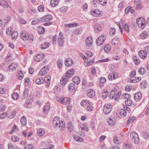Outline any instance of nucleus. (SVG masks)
<instances>
[{"mask_svg": "<svg viewBox=\"0 0 149 149\" xmlns=\"http://www.w3.org/2000/svg\"><path fill=\"white\" fill-rule=\"evenodd\" d=\"M52 19V16L50 15H46L44 16L42 18V21L43 22H47L43 24L45 26H49L52 24V22H49Z\"/></svg>", "mask_w": 149, "mask_h": 149, "instance_id": "f257e3e1", "label": "nucleus"}, {"mask_svg": "<svg viewBox=\"0 0 149 149\" xmlns=\"http://www.w3.org/2000/svg\"><path fill=\"white\" fill-rule=\"evenodd\" d=\"M130 135L133 142L136 144H138L139 142L138 135L135 132L132 131L130 133Z\"/></svg>", "mask_w": 149, "mask_h": 149, "instance_id": "f03ea898", "label": "nucleus"}, {"mask_svg": "<svg viewBox=\"0 0 149 149\" xmlns=\"http://www.w3.org/2000/svg\"><path fill=\"white\" fill-rule=\"evenodd\" d=\"M136 22L138 26L141 29L144 28L146 25V20L144 18L142 17L137 18Z\"/></svg>", "mask_w": 149, "mask_h": 149, "instance_id": "7ed1b4c3", "label": "nucleus"}, {"mask_svg": "<svg viewBox=\"0 0 149 149\" xmlns=\"http://www.w3.org/2000/svg\"><path fill=\"white\" fill-rule=\"evenodd\" d=\"M112 109V107L111 104H106L103 108V112L105 114H108L111 111Z\"/></svg>", "mask_w": 149, "mask_h": 149, "instance_id": "20e7f679", "label": "nucleus"}, {"mask_svg": "<svg viewBox=\"0 0 149 149\" xmlns=\"http://www.w3.org/2000/svg\"><path fill=\"white\" fill-rule=\"evenodd\" d=\"M64 37L62 33H59V37L58 39V45L60 46H62L64 43Z\"/></svg>", "mask_w": 149, "mask_h": 149, "instance_id": "39448f33", "label": "nucleus"}, {"mask_svg": "<svg viewBox=\"0 0 149 149\" xmlns=\"http://www.w3.org/2000/svg\"><path fill=\"white\" fill-rule=\"evenodd\" d=\"M106 37L103 36L101 35L99 36L96 40V44L97 45L100 46L103 43L106 39Z\"/></svg>", "mask_w": 149, "mask_h": 149, "instance_id": "423d86ee", "label": "nucleus"}, {"mask_svg": "<svg viewBox=\"0 0 149 149\" xmlns=\"http://www.w3.org/2000/svg\"><path fill=\"white\" fill-rule=\"evenodd\" d=\"M49 70V67L46 66L43 68L39 72V74L40 76H43L47 74Z\"/></svg>", "mask_w": 149, "mask_h": 149, "instance_id": "0eeeda50", "label": "nucleus"}, {"mask_svg": "<svg viewBox=\"0 0 149 149\" xmlns=\"http://www.w3.org/2000/svg\"><path fill=\"white\" fill-rule=\"evenodd\" d=\"M58 101L62 104H70V100L69 98L66 97H62L59 99Z\"/></svg>", "mask_w": 149, "mask_h": 149, "instance_id": "6e6552de", "label": "nucleus"}, {"mask_svg": "<svg viewBox=\"0 0 149 149\" xmlns=\"http://www.w3.org/2000/svg\"><path fill=\"white\" fill-rule=\"evenodd\" d=\"M134 98L136 101H139L142 98V94L141 92H139L136 93L134 95Z\"/></svg>", "mask_w": 149, "mask_h": 149, "instance_id": "1a4fd4ad", "label": "nucleus"}, {"mask_svg": "<svg viewBox=\"0 0 149 149\" xmlns=\"http://www.w3.org/2000/svg\"><path fill=\"white\" fill-rule=\"evenodd\" d=\"M45 57V55L42 53L38 54L36 56L35 58V60L37 61H41Z\"/></svg>", "mask_w": 149, "mask_h": 149, "instance_id": "9d476101", "label": "nucleus"}, {"mask_svg": "<svg viewBox=\"0 0 149 149\" xmlns=\"http://www.w3.org/2000/svg\"><path fill=\"white\" fill-rule=\"evenodd\" d=\"M93 42L92 38L91 37H87L85 40V43L86 45L88 46H91L92 45Z\"/></svg>", "mask_w": 149, "mask_h": 149, "instance_id": "9b49d317", "label": "nucleus"}, {"mask_svg": "<svg viewBox=\"0 0 149 149\" xmlns=\"http://www.w3.org/2000/svg\"><path fill=\"white\" fill-rule=\"evenodd\" d=\"M51 77L49 75H47L45 77L43 80L44 82L45 81L46 83H47V84L46 85V87H48L49 86V84L50 82Z\"/></svg>", "mask_w": 149, "mask_h": 149, "instance_id": "f8f14e48", "label": "nucleus"}, {"mask_svg": "<svg viewBox=\"0 0 149 149\" xmlns=\"http://www.w3.org/2000/svg\"><path fill=\"white\" fill-rule=\"evenodd\" d=\"M87 95L89 97L91 98L95 95V92L93 89H88L87 91Z\"/></svg>", "mask_w": 149, "mask_h": 149, "instance_id": "ddd939ff", "label": "nucleus"}, {"mask_svg": "<svg viewBox=\"0 0 149 149\" xmlns=\"http://www.w3.org/2000/svg\"><path fill=\"white\" fill-rule=\"evenodd\" d=\"M65 65L67 66H69L73 64V61L70 58H68L65 59Z\"/></svg>", "mask_w": 149, "mask_h": 149, "instance_id": "4468645a", "label": "nucleus"}, {"mask_svg": "<svg viewBox=\"0 0 149 149\" xmlns=\"http://www.w3.org/2000/svg\"><path fill=\"white\" fill-rule=\"evenodd\" d=\"M17 66V64L13 63L9 65L8 69L10 71H13L15 70Z\"/></svg>", "mask_w": 149, "mask_h": 149, "instance_id": "2eb2a0df", "label": "nucleus"}, {"mask_svg": "<svg viewBox=\"0 0 149 149\" xmlns=\"http://www.w3.org/2000/svg\"><path fill=\"white\" fill-rule=\"evenodd\" d=\"M139 55L141 58L145 59L147 57V54L143 50H141L139 52Z\"/></svg>", "mask_w": 149, "mask_h": 149, "instance_id": "dca6fc26", "label": "nucleus"}, {"mask_svg": "<svg viewBox=\"0 0 149 149\" xmlns=\"http://www.w3.org/2000/svg\"><path fill=\"white\" fill-rule=\"evenodd\" d=\"M107 121L108 123L111 126H113L116 124L114 118H108L107 119Z\"/></svg>", "mask_w": 149, "mask_h": 149, "instance_id": "f3484780", "label": "nucleus"}, {"mask_svg": "<svg viewBox=\"0 0 149 149\" xmlns=\"http://www.w3.org/2000/svg\"><path fill=\"white\" fill-rule=\"evenodd\" d=\"M59 118L58 117H55L53 120V124L54 126L57 127L60 123V121Z\"/></svg>", "mask_w": 149, "mask_h": 149, "instance_id": "a211bd4d", "label": "nucleus"}, {"mask_svg": "<svg viewBox=\"0 0 149 149\" xmlns=\"http://www.w3.org/2000/svg\"><path fill=\"white\" fill-rule=\"evenodd\" d=\"M74 72V70L73 69L69 70L66 72L65 74L68 75V77L71 78L73 75Z\"/></svg>", "mask_w": 149, "mask_h": 149, "instance_id": "6ab92c4d", "label": "nucleus"}, {"mask_svg": "<svg viewBox=\"0 0 149 149\" xmlns=\"http://www.w3.org/2000/svg\"><path fill=\"white\" fill-rule=\"evenodd\" d=\"M95 31L98 33L101 30V26L98 23L96 24L94 27Z\"/></svg>", "mask_w": 149, "mask_h": 149, "instance_id": "aec40b11", "label": "nucleus"}, {"mask_svg": "<svg viewBox=\"0 0 149 149\" xmlns=\"http://www.w3.org/2000/svg\"><path fill=\"white\" fill-rule=\"evenodd\" d=\"M79 127L81 128V130H84L86 131H88V128L86 124H80Z\"/></svg>", "mask_w": 149, "mask_h": 149, "instance_id": "412c9836", "label": "nucleus"}, {"mask_svg": "<svg viewBox=\"0 0 149 149\" xmlns=\"http://www.w3.org/2000/svg\"><path fill=\"white\" fill-rule=\"evenodd\" d=\"M68 89L70 91H74L75 89V85L73 83H70L68 86Z\"/></svg>", "mask_w": 149, "mask_h": 149, "instance_id": "4be33fe9", "label": "nucleus"}, {"mask_svg": "<svg viewBox=\"0 0 149 149\" xmlns=\"http://www.w3.org/2000/svg\"><path fill=\"white\" fill-rule=\"evenodd\" d=\"M135 119L136 117L135 116L130 117L126 122L127 125L129 126L130 123H132Z\"/></svg>", "mask_w": 149, "mask_h": 149, "instance_id": "5701e85b", "label": "nucleus"}, {"mask_svg": "<svg viewBox=\"0 0 149 149\" xmlns=\"http://www.w3.org/2000/svg\"><path fill=\"white\" fill-rule=\"evenodd\" d=\"M45 131L44 129H39L37 130V135L40 136H42L45 134Z\"/></svg>", "mask_w": 149, "mask_h": 149, "instance_id": "b1692460", "label": "nucleus"}, {"mask_svg": "<svg viewBox=\"0 0 149 149\" xmlns=\"http://www.w3.org/2000/svg\"><path fill=\"white\" fill-rule=\"evenodd\" d=\"M148 33L147 32H142L140 35V36L141 39H144L148 37Z\"/></svg>", "mask_w": 149, "mask_h": 149, "instance_id": "393cba45", "label": "nucleus"}, {"mask_svg": "<svg viewBox=\"0 0 149 149\" xmlns=\"http://www.w3.org/2000/svg\"><path fill=\"white\" fill-rule=\"evenodd\" d=\"M72 81L76 84H78L80 82V78L77 76L74 77L72 79Z\"/></svg>", "mask_w": 149, "mask_h": 149, "instance_id": "a878e982", "label": "nucleus"}, {"mask_svg": "<svg viewBox=\"0 0 149 149\" xmlns=\"http://www.w3.org/2000/svg\"><path fill=\"white\" fill-rule=\"evenodd\" d=\"M117 77V76H115L113 73H110L108 76V78L109 80H112L116 79Z\"/></svg>", "mask_w": 149, "mask_h": 149, "instance_id": "bb28decb", "label": "nucleus"}, {"mask_svg": "<svg viewBox=\"0 0 149 149\" xmlns=\"http://www.w3.org/2000/svg\"><path fill=\"white\" fill-rule=\"evenodd\" d=\"M119 42V40L117 38H113L111 41V43L112 45H118Z\"/></svg>", "mask_w": 149, "mask_h": 149, "instance_id": "cd10ccee", "label": "nucleus"}, {"mask_svg": "<svg viewBox=\"0 0 149 149\" xmlns=\"http://www.w3.org/2000/svg\"><path fill=\"white\" fill-rule=\"evenodd\" d=\"M58 0H51L50 3L51 6L55 7L58 5Z\"/></svg>", "mask_w": 149, "mask_h": 149, "instance_id": "c85d7f7f", "label": "nucleus"}, {"mask_svg": "<svg viewBox=\"0 0 149 149\" xmlns=\"http://www.w3.org/2000/svg\"><path fill=\"white\" fill-rule=\"evenodd\" d=\"M49 45V44L48 42H45L41 44V48L42 49H45L47 48Z\"/></svg>", "mask_w": 149, "mask_h": 149, "instance_id": "c756f323", "label": "nucleus"}, {"mask_svg": "<svg viewBox=\"0 0 149 149\" xmlns=\"http://www.w3.org/2000/svg\"><path fill=\"white\" fill-rule=\"evenodd\" d=\"M13 32V29L11 27H9L6 29V33L8 35H11Z\"/></svg>", "mask_w": 149, "mask_h": 149, "instance_id": "7c9ffc66", "label": "nucleus"}, {"mask_svg": "<svg viewBox=\"0 0 149 149\" xmlns=\"http://www.w3.org/2000/svg\"><path fill=\"white\" fill-rule=\"evenodd\" d=\"M33 40V36L32 34L29 35L28 34H27L26 35V38H23V40Z\"/></svg>", "mask_w": 149, "mask_h": 149, "instance_id": "2f4dec72", "label": "nucleus"}, {"mask_svg": "<svg viewBox=\"0 0 149 149\" xmlns=\"http://www.w3.org/2000/svg\"><path fill=\"white\" fill-rule=\"evenodd\" d=\"M20 122L22 125H26V118L24 116L22 117L20 119Z\"/></svg>", "mask_w": 149, "mask_h": 149, "instance_id": "473e14b6", "label": "nucleus"}, {"mask_svg": "<svg viewBox=\"0 0 149 149\" xmlns=\"http://www.w3.org/2000/svg\"><path fill=\"white\" fill-rule=\"evenodd\" d=\"M111 49V47L109 45H106L104 48V51L106 53L109 52Z\"/></svg>", "mask_w": 149, "mask_h": 149, "instance_id": "72a5a7b5", "label": "nucleus"}, {"mask_svg": "<svg viewBox=\"0 0 149 149\" xmlns=\"http://www.w3.org/2000/svg\"><path fill=\"white\" fill-rule=\"evenodd\" d=\"M133 61L136 65H138L140 63V61L138 57L136 56H134L133 58Z\"/></svg>", "mask_w": 149, "mask_h": 149, "instance_id": "f704fd0d", "label": "nucleus"}, {"mask_svg": "<svg viewBox=\"0 0 149 149\" xmlns=\"http://www.w3.org/2000/svg\"><path fill=\"white\" fill-rule=\"evenodd\" d=\"M130 95L126 93H123L122 95V98L123 99H128L130 98Z\"/></svg>", "mask_w": 149, "mask_h": 149, "instance_id": "c9c22d12", "label": "nucleus"}, {"mask_svg": "<svg viewBox=\"0 0 149 149\" xmlns=\"http://www.w3.org/2000/svg\"><path fill=\"white\" fill-rule=\"evenodd\" d=\"M36 82L38 84H40L44 82L43 79L37 78L36 80Z\"/></svg>", "mask_w": 149, "mask_h": 149, "instance_id": "e433bc0d", "label": "nucleus"}, {"mask_svg": "<svg viewBox=\"0 0 149 149\" xmlns=\"http://www.w3.org/2000/svg\"><path fill=\"white\" fill-rule=\"evenodd\" d=\"M65 123H64L62 121H60V123H59V128L61 127V130H63L65 127Z\"/></svg>", "mask_w": 149, "mask_h": 149, "instance_id": "4c0bfd02", "label": "nucleus"}, {"mask_svg": "<svg viewBox=\"0 0 149 149\" xmlns=\"http://www.w3.org/2000/svg\"><path fill=\"white\" fill-rule=\"evenodd\" d=\"M63 64V61L61 59H58L57 60V65L58 67L59 68H61L62 67Z\"/></svg>", "mask_w": 149, "mask_h": 149, "instance_id": "58836bf2", "label": "nucleus"}, {"mask_svg": "<svg viewBox=\"0 0 149 149\" xmlns=\"http://www.w3.org/2000/svg\"><path fill=\"white\" fill-rule=\"evenodd\" d=\"M67 127L70 131H71L73 128V126L72 123L71 122H69L67 124Z\"/></svg>", "mask_w": 149, "mask_h": 149, "instance_id": "ea45409f", "label": "nucleus"}, {"mask_svg": "<svg viewBox=\"0 0 149 149\" xmlns=\"http://www.w3.org/2000/svg\"><path fill=\"white\" fill-rule=\"evenodd\" d=\"M125 104L126 105L129 106H130L133 104L132 101L129 99H127L125 102Z\"/></svg>", "mask_w": 149, "mask_h": 149, "instance_id": "a19ab883", "label": "nucleus"}, {"mask_svg": "<svg viewBox=\"0 0 149 149\" xmlns=\"http://www.w3.org/2000/svg\"><path fill=\"white\" fill-rule=\"evenodd\" d=\"M65 76H63L61 81H63V82H67L68 81V79L70 78L68 77V75L65 74Z\"/></svg>", "mask_w": 149, "mask_h": 149, "instance_id": "79ce46f5", "label": "nucleus"}, {"mask_svg": "<svg viewBox=\"0 0 149 149\" xmlns=\"http://www.w3.org/2000/svg\"><path fill=\"white\" fill-rule=\"evenodd\" d=\"M82 32V28L81 27L79 28H77L75 31V34L77 35L80 34Z\"/></svg>", "mask_w": 149, "mask_h": 149, "instance_id": "37998d69", "label": "nucleus"}, {"mask_svg": "<svg viewBox=\"0 0 149 149\" xmlns=\"http://www.w3.org/2000/svg\"><path fill=\"white\" fill-rule=\"evenodd\" d=\"M142 137L145 139H149V133L147 132H143L142 134Z\"/></svg>", "mask_w": 149, "mask_h": 149, "instance_id": "c03bdc74", "label": "nucleus"}, {"mask_svg": "<svg viewBox=\"0 0 149 149\" xmlns=\"http://www.w3.org/2000/svg\"><path fill=\"white\" fill-rule=\"evenodd\" d=\"M23 72L22 71H20L18 73L17 77L18 79L19 80H22L23 77Z\"/></svg>", "mask_w": 149, "mask_h": 149, "instance_id": "a18cd8bd", "label": "nucleus"}, {"mask_svg": "<svg viewBox=\"0 0 149 149\" xmlns=\"http://www.w3.org/2000/svg\"><path fill=\"white\" fill-rule=\"evenodd\" d=\"M99 12L98 11V10H92L91 12V14L95 16H96L97 15L100 14V13H98Z\"/></svg>", "mask_w": 149, "mask_h": 149, "instance_id": "49530a36", "label": "nucleus"}, {"mask_svg": "<svg viewBox=\"0 0 149 149\" xmlns=\"http://www.w3.org/2000/svg\"><path fill=\"white\" fill-rule=\"evenodd\" d=\"M50 109V107L48 105L45 106L43 107V113H46V112Z\"/></svg>", "mask_w": 149, "mask_h": 149, "instance_id": "de8ad7c7", "label": "nucleus"}, {"mask_svg": "<svg viewBox=\"0 0 149 149\" xmlns=\"http://www.w3.org/2000/svg\"><path fill=\"white\" fill-rule=\"evenodd\" d=\"M116 32L115 29L114 28H111L109 31V34L110 36H113Z\"/></svg>", "mask_w": 149, "mask_h": 149, "instance_id": "09e8293b", "label": "nucleus"}, {"mask_svg": "<svg viewBox=\"0 0 149 149\" xmlns=\"http://www.w3.org/2000/svg\"><path fill=\"white\" fill-rule=\"evenodd\" d=\"M38 32L40 33H42L45 32V29L44 27L42 26H40L38 29Z\"/></svg>", "mask_w": 149, "mask_h": 149, "instance_id": "8fccbe9b", "label": "nucleus"}, {"mask_svg": "<svg viewBox=\"0 0 149 149\" xmlns=\"http://www.w3.org/2000/svg\"><path fill=\"white\" fill-rule=\"evenodd\" d=\"M38 9L39 12H43L44 10V7L43 5H41L38 7Z\"/></svg>", "mask_w": 149, "mask_h": 149, "instance_id": "3c124183", "label": "nucleus"}, {"mask_svg": "<svg viewBox=\"0 0 149 149\" xmlns=\"http://www.w3.org/2000/svg\"><path fill=\"white\" fill-rule=\"evenodd\" d=\"M139 73L141 74H144L146 72L145 69L142 68H141L139 70Z\"/></svg>", "mask_w": 149, "mask_h": 149, "instance_id": "603ef678", "label": "nucleus"}, {"mask_svg": "<svg viewBox=\"0 0 149 149\" xmlns=\"http://www.w3.org/2000/svg\"><path fill=\"white\" fill-rule=\"evenodd\" d=\"M12 36V38L13 39H16L18 35V33L17 32L14 31L12 32V33L11 35Z\"/></svg>", "mask_w": 149, "mask_h": 149, "instance_id": "864d4df0", "label": "nucleus"}, {"mask_svg": "<svg viewBox=\"0 0 149 149\" xmlns=\"http://www.w3.org/2000/svg\"><path fill=\"white\" fill-rule=\"evenodd\" d=\"M26 31H22L21 32L20 34V37L23 40V38H26Z\"/></svg>", "mask_w": 149, "mask_h": 149, "instance_id": "5fc2aeb1", "label": "nucleus"}, {"mask_svg": "<svg viewBox=\"0 0 149 149\" xmlns=\"http://www.w3.org/2000/svg\"><path fill=\"white\" fill-rule=\"evenodd\" d=\"M15 111H12L11 113V115L9 116L8 118L10 119L13 118L15 115Z\"/></svg>", "mask_w": 149, "mask_h": 149, "instance_id": "6e6d98bb", "label": "nucleus"}, {"mask_svg": "<svg viewBox=\"0 0 149 149\" xmlns=\"http://www.w3.org/2000/svg\"><path fill=\"white\" fill-rule=\"evenodd\" d=\"M68 8L66 7H61L59 9L60 11L62 13L65 12L67 11Z\"/></svg>", "mask_w": 149, "mask_h": 149, "instance_id": "4d7b16f0", "label": "nucleus"}, {"mask_svg": "<svg viewBox=\"0 0 149 149\" xmlns=\"http://www.w3.org/2000/svg\"><path fill=\"white\" fill-rule=\"evenodd\" d=\"M120 114L121 115H123V116H125L127 115V113L126 111L123 109H121L120 111Z\"/></svg>", "mask_w": 149, "mask_h": 149, "instance_id": "13d9d810", "label": "nucleus"}, {"mask_svg": "<svg viewBox=\"0 0 149 149\" xmlns=\"http://www.w3.org/2000/svg\"><path fill=\"white\" fill-rule=\"evenodd\" d=\"M123 29H125L127 33L129 32L130 29L129 25L127 24H125L123 26Z\"/></svg>", "mask_w": 149, "mask_h": 149, "instance_id": "bf43d9fd", "label": "nucleus"}, {"mask_svg": "<svg viewBox=\"0 0 149 149\" xmlns=\"http://www.w3.org/2000/svg\"><path fill=\"white\" fill-rule=\"evenodd\" d=\"M24 149H35V148H33V146L29 144L27 145H26L24 147Z\"/></svg>", "mask_w": 149, "mask_h": 149, "instance_id": "052dcab7", "label": "nucleus"}, {"mask_svg": "<svg viewBox=\"0 0 149 149\" xmlns=\"http://www.w3.org/2000/svg\"><path fill=\"white\" fill-rule=\"evenodd\" d=\"M11 138V140L14 142H17L19 140V138L17 136H13Z\"/></svg>", "mask_w": 149, "mask_h": 149, "instance_id": "680f3d73", "label": "nucleus"}, {"mask_svg": "<svg viewBox=\"0 0 149 149\" xmlns=\"http://www.w3.org/2000/svg\"><path fill=\"white\" fill-rule=\"evenodd\" d=\"M132 8V7L131 6H127L125 10V14L128 13L130 10Z\"/></svg>", "mask_w": 149, "mask_h": 149, "instance_id": "e2e57ef3", "label": "nucleus"}, {"mask_svg": "<svg viewBox=\"0 0 149 149\" xmlns=\"http://www.w3.org/2000/svg\"><path fill=\"white\" fill-rule=\"evenodd\" d=\"M12 97L14 100H16L18 97V94L17 93H14L12 95Z\"/></svg>", "mask_w": 149, "mask_h": 149, "instance_id": "0e129e2a", "label": "nucleus"}, {"mask_svg": "<svg viewBox=\"0 0 149 149\" xmlns=\"http://www.w3.org/2000/svg\"><path fill=\"white\" fill-rule=\"evenodd\" d=\"M113 142L116 145L119 144V141H118V138L116 136L114 138Z\"/></svg>", "mask_w": 149, "mask_h": 149, "instance_id": "69168bd1", "label": "nucleus"}, {"mask_svg": "<svg viewBox=\"0 0 149 149\" xmlns=\"http://www.w3.org/2000/svg\"><path fill=\"white\" fill-rule=\"evenodd\" d=\"M8 149H15V147L10 143L8 144Z\"/></svg>", "mask_w": 149, "mask_h": 149, "instance_id": "338daca9", "label": "nucleus"}, {"mask_svg": "<svg viewBox=\"0 0 149 149\" xmlns=\"http://www.w3.org/2000/svg\"><path fill=\"white\" fill-rule=\"evenodd\" d=\"M108 95V91H106L105 92L103 93L102 94V97L103 98H106Z\"/></svg>", "mask_w": 149, "mask_h": 149, "instance_id": "774afa93", "label": "nucleus"}]
</instances>
